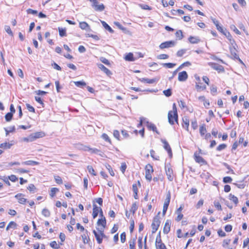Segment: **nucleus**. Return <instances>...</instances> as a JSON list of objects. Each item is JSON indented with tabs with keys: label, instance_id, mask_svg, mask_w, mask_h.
Wrapping results in <instances>:
<instances>
[{
	"label": "nucleus",
	"instance_id": "nucleus-1",
	"mask_svg": "<svg viewBox=\"0 0 249 249\" xmlns=\"http://www.w3.org/2000/svg\"><path fill=\"white\" fill-rule=\"evenodd\" d=\"M91 2L92 7L97 11H103L105 9V6L103 3H99L98 0H89Z\"/></svg>",
	"mask_w": 249,
	"mask_h": 249
},
{
	"label": "nucleus",
	"instance_id": "nucleus-2",
	"mask_svg": "<svg viewBox=\"0 0 249 249\" xmlns=\"http://www.w3.org/2000/svg\"><path fill=\"white\" fill-rule=\"evenodd\" d=\"M98 232L95 230H93V232L95 235L96 240L98 244H101L102 242L103 238L105 237L106 235L104 233L103 230H99L98 228H97Z\"/></svg>",
	"mask_w": 249,
	"mask_h": 249
},
{
	"label": "nucleus",
	"instance_id": "nucleus-3",
	"mask_svg": "<svg viewBox=\"0 0 249 249\" xmlns=\"http://www.w3.org/2000/svg\"><path fill=\"white\" fill-rule=\"evenodd\" d=\"M160 220L159 217L158 216H156L154 217V218H153V222L151 224L152 232L153 233H155L157 231V230L160 225Z\"/></svg>",
	"mask_w": 249,
	"mask_h": 249
},
{
	"label": "nucleus",
	"instance_id": "nucleus-4",
	"mask_svg": "<svg viewBox=\"0 0 249 249\" xmlns=\"http://www.w3.org/2000/svg\"><path fill=\"white\" fill-rule=\"evenodd\" d=\"M155 246L156 249H167L165 244L161 241L160 232H159L158 235L157 236Z\"/></svg>",
	"mask_w": 249,
	"mask_h": 249
},
{
	"label": "nucleus",
	"instance_id": "nucleus-5",
	"mask_svg": "<svg viewBox=\"0 0 249 249\" xmlns=\"http://www.w3.org/2000/svg\"><path fill=\"white\" fill-rule=\"evenodd\" d=\"M178 113H175L172 111H169L168 114V122L170 124L173 125L175 122H178Z\"/></svg>",
	"mask_w": 249,
	"mask_h": 249
},
{
	"label": "nucleus",
	"instance_id": "nucleus-6",
	"mask_svg": "<svg viewBox=\"0 0 249 249\" xmlns=\"http://www.w3.org/2000/svg\"><path fill=\"white\" fill-rule=\"evenodd\" d=\"M153 172V167L151 165L148 164L145 166V178L150 181L152 179V174Z\"/></svg>",
	"mask_w": 249,
	"mask_h": 249
},
{
	"label": "nucleus",
	"instance_id": "nucleus-7",
	"mask_svg": "<svg viewBox=\"0 0 249 249\" xmlns=\"http://www.w3.org/2000/svg\"><path fill=\"white\" fill-rule=\"evenodd\" d=\"M208 64L213 69L218 71L219 72L224 71V67L222 65L213 62H209Z\"/></svg>",
	"mask_w": 249,
	"mask_h": 249
},
{
	"label": "nucleus",
	"instance_id": "nucleus-8",
	"mask_svg": "<svg viewBox=\"0 0 249 249\" xmlns=\"http://www.w3.org/2000/svg\"><path fill=\"white\" fill-rule=\"evenodd\" d=\"M165 169L168 180L169 181H172L174 179L173 170L167 165L165 166Z\"/></svg>",
	"mask_w": 249,
	"mask_h": 249
},
{
	"label": "nucleus",
	"instance_id": "nucleus-9",
	"mask_svg": "<svg viewBox=\"0 0 249 249\" xmlns=\"http://www.w3.org/2000/svg\"><path fill=\"white\" fill-rule=\"evenodd\" d=\"M25 195L22 193H18L17 194L15 197L18 200L19 203L24 204L27 201V199L24 197Z\"/></svg>",
	"mask_w": 249,
	"mask_h": 249
},
{
	"label": "nucleus",
	"instance_id": "nucleus-10",
	"mask_svg": "<svg viewBox=\"0 0 249 249\" xmlns=\"http://www.w3.org/2000/svg\"><path fill=\"white\" fill-rule=\"evenodd\" d=\"M175 45V42L174 41H168L161 43L160 45V48L161 49L169 48L173 47Z\"/></svg>",
	"mask_w": 249,
	"mask_h": 249
},
{
	"label": "nucleus",
	"instance_id": "nucleus-11",
	"mask_svg": "<svg viewBox=\"0 0 249 249\" xmlns=\"http://www.w3.org/2000/svg\"><path fill=\"white\" fill-rule=\"evenodd\" d=\"M188 77V74L186 71H182L178 73V80L180 82L185 81Z\"/></svg>",
	"mask_w": 249,
	"mask_h": 249
},
{
	"label": "nucleus",
	"instance_id": "nucleus-12",
	"mask_svg": "<svg viewBox=\"0 0 249 249\" xmlns=\"http://www.w3.org/2000/svg\"><path fill=\"white\" fill-rule=\"evenodd\" d=\"M43 136H44V134L43 132H39L35 133L33 135H31L29 136L30 142L34 141L36 139L39 138H42Z\"/></svg>",
	"mask_w": 249,
	"mask_h": 249
},
{
	"label": "nucleus",
	"instance_id": "nucleus-13",
	"mask_svg": "<svg viewBox=\"0 0 249 249\" xmlns=\"http://www.w3.org/2000/svg\"><path fill=\"white\" fill-rule=\"evenodd\" d=\"M161 142L163 143L164 148L167 151L170 157L172 156V150L168 142L165 140H162Z\"/></svg>",
	"mask_w": 249,
	"mask_h": 249
},
{
	"label": "nucleus",
	"instance_id": "nucleus-14",
	"mask_svg": "<svg viewBox=\"0 0 249 249\" xmlns=\"http://www.w3.org/2000/svg\"><path fill=\"white\" fill-rule=\"evenodd\" d=\"M139 80L142 83H148V84H153L157 81H158V79L156 78L153 79H148V78H139Z\"/></svg>",
	"mask_w": 249,
	"mask_h": 249
},
{
	"label": "nucleus",
	"instance_id": "nucleus-15",
	"mask_svg": "<svg viewBox=\"0 0 249 249\" xmlns=\"http://www.w3.org/2000/svg\"><path fill=\"white\" fill-rule=\"evenodd\" d=\"M231 44H232V45H233L232 43H231ZM230 50L231 53V55H232V56L234 59H239V60H240L238 55L237 54V51L235 49V46L234 45H232V47H230Z\"/></svg>",
	"mask_w": 249,
	"mask_h": 249
},
{
	"label": "nucleus",
	"instance_id": "nucleus-16",
	"mask_svg": "<svg viewBox=\"0 0 249 249\" xmlns=\"http://www.w3.org/2000/svg\"><path fill=\"white\" fill-rule=\"evenodd\" d=\"M170 227L171 221L169 220H167L163 229V232L164 234H167L170 231Z\"/></svg>",
	"mask_w": 249,
	"mask_h": 249
},
{
	"label": "nucleus",
	"instance_id": "nucleus-17",
	"mask_svg": "<svg viewBox=\"0 0 249 249\" xmlns=\"http://www.w3.org/2000/svg\"><path fill=\"white\" fill-rule=\"evenodd\" d=\"M97 66L103 72H104L107 75H110L112 74L111 71L103 64H98Z\"/></svg>",
	"mask_w": 249,
	"mask_h": 249
},
{
	"label": "nucleus",
	"instance_id": "nucleus-18",
	"mask_svg": "<svg viewBox=\"0 0 249 249\" xmlns=\"http://www.w3.org/2000/svg\"><path fill=\"white\" fill-rule=\"evenodd\" d=\"M194 158L195 161L198 163L204 164L206 163V161L203 158L198 155L196 153H195L194 154Z\"/></svg>",
	"mask_w": 249,
	"mask_h": 249
},
{
	"label": "nucleus",
	"instance_id": "nucleus-19",
	"mask_svg": "<svg viewBox=\"0 0 249 249\" xmlns=\"http://www.w3.org/2000/svg\"><path fill=\"white\" fill-rule=\"evenodd\" d=\"M79 27L82 30H84L86 31L90 30L89 25L85 21L79 22Z\"/></svg>",
	"mask_w": 249,
	"mask_h": 249
},
{
	"label": "nucleus",
	"instance_id": "nucleus-20",
	"mask_svg": "<svg viewBox=\"0 0 249 249\" xmlns=\"http://www.w3.org/2000/svg\"><path fill=\"white\" fill-rule=\"evenodd\" d=\"M188 40L191 44H197L200 41L199 37L193 36H190L188 38Z\"/></svg>",
	"mask_w": 249,
	"mask_h": 249
},
{
	"label": "nucleus",
	"instance_id": "nucleus-21",
	"mask_svg": "<svg viewBox=\"0 0 249 249\" xmlns=\"http://www.w3.org/2000/svg\"><path fill=\"white\" fill-rule=\"evenodd\" d=\"M182 126L183 128H185L187 131H188L189 126V120L187 117H184L182 119Z\"/></svg>",
	"mask_w": 249,
	"mask_h": 249
},
{
	"label": "nucleus",
	"instance_id": "nucleus-22",
	"mask_svg": "<svg viewBox=\"0 0 249 249\" xmlns=\"http://www.w3.org/2000/svg\"><path fill=\"white\" fill-rule=\"evenodd\" d=\"M93 207L92 216L93 218H95L99 213L100 208L98 207L95 204H93Z\"/></svg>",
	"mask_w": 249,
	"mask_h": 249
},
{
	"label": "nucleus",
	"instance_id": "nucleus-23",
	"mask_svg": "<svg viewBox=\"0 0 249 249\" xmlns=\"http://www.w3.org/2000/svg\"><path fill=\"white\" fill-rule=\"evenodd\" d=\"M97 224L98 226L101 225L103 227V229L104 230L106 225V219L105 217L101 219H99L97 221Z\"/></svg>",
	"mask_w": 249,
	"mask_h": 249
},
{
	"label": "nucleus",
	"instance_id": "nucleus-24",
	"mask_svg": "<svg viewBox=\"0 0 249 249\" xmlns=\"http://www.w3.org/2000/svg\"><path fill=\"white\" fill-rule=\"evenodd\" d=\"M147 127L149 130H151L154 132H156L158 134H159V132L158 131L156 125L154 124L147 122Z\"/></svg>",
	"mask_w": 249,
	"mask_h": 249
},
{
	"label": "nucleus",
	"instance_id": "nucleus-25",
	"mask_svg": "<svg viewBox=\"0 0 249 249\" xmlns=\"http://www.w3.org/2000/svg\"><path fill=\"white\" fill-rule=\"evenodd\" d=\"M22 164L33 166V165H38L39 162L37 161H36L30 160L22 162Z\"/></svg>",
	"mask_w": 249,
	"mask_h": 249
},
{
	"label": "nucleus",
	"instance_id": "nucleus-26",
	"mask_svg": "<svg viewBox=\"0 0 249 249\" xmlns=\"http://www.w3.org/2000/svg\"><path fill=\"white\" fill-rule=\"evenodd\" d=\"M83 150L86 151H89L91 153H97L99 152V150L96 148H91L89 146H84Z\"/></svg>",
	"mask_w": 249,
	"mask_h": 249
},
{
	"label": "nucleus",
	"instance_id": "nucleus-27",
	"mask_svg": "<svg viewBox=\"0 0 249 249\" xmlns=\"http://www.w3.org/2000/svg\"><path fill=\"white\" fill-rule=\"evenodd\" d=\"M101 23L103 27L107 31H108L110 33H113L114 31L112 29V28L104 21H102Z\"/></svg>",
	"mask_w": 249,
	"mask_h": 249
},
{
	"label": "nucleus",
	"instance_id": "nucleus-28",
	"mask_svg": "<svg viewBox=\"0 0 249 249\" xmlns=\"http://www.w3.org/2000/svg\"><path fill=\"white\" fill-rule=\"evenodd\" d=\"M229 199L232 201L235 205H237L238 203V199L234 195H232L231 194L229 195Z\"/></svg>",
	"mask_w": 249,
	"mask_h": 249
},
{
	"label": "nucleus",
	"instance_id": "nucleus-29",
	"mask_svg": "<svg viewBox=\"0 0 249 249\" xmlns=\"http://www.w3.org/2000/svg\"><path fill=\"white\" fill-rule=\"evenodd\" d=\"M13 144L12 143L4 142L0 144V148L3 149H9Z\"/></svg>",
	"mask_w": 249,
	"mask_h": 249
},
{
	"label": "nucleus",
	"instance_id": "nucleus-30",
	"mask_svg": "<svg viewBox=\"0 0 249 249\" xmlns=\"http://www.w3.org/2000/svg\"><path fill=\"white\" fill-rule=\"evenodd\" d=\"M75 85L79 88H83L86 86V83L83 81L74 82Z\"/></svg>",
	"mask_w": 249,
	"mask_h": 249
},
{
	"label": "nucleus",
	"instance_id": "nucleus-31",
	"mask_svg": "<svg viewBox=\"0 0 249 249\" xmlns=\"http://www.w3.org/2000/svg\"><path fill=\"white\" fill-rule=\"evenodd\" d=\"M59 192V189L57 188H52L50 191V196L53 198L55 196V194Z\"/></svg>",
	"mask_w": 249,
	"mask_h": 249
},
{
	"label": "nucleus",
	"instance_id": "nucleus-32",
	"mask_svg": "<svg viewBox=\"0 0 249 249\" xmlns=\"http://www.w3.org/2000/svg\"><path fill=\"white\" fill-rule=\"evenodd\" d=\"M58 31L60 36L63 37L66 36V30L65 28L58 27Z\"/></svg>",
	"mask_w": 249,
	"mask_h": 249
},
{
	"label": "nucleus",
	"instance_id": "nucleus-33",
	"mask_svg": "<svg viewBox=\"0 0 249 249\" xmlns=\"http://www.w3.org/2000/svg\"><path fill=\"white\" fill-rule=\"evenodd\" d=\"M124 58H125V60L126 61H133L134 60V59L133 58V53H130L127 54L125 55Z\"/></svg>",
	"mask_w": 249,
	"mask_h": 249
},
{
	"label": "nucleus",
	"instance_id": "nucleus-34",
	"mask_svg": "<svg viewBox=\"0 0 249 249\" xmlns=\"http://www.w3.org/2000/svg\"><path fill=\"white\" fill-rule=\"evenodd\" d=\"M186 51L187 50L185 49L179 50L177 53V56L181 57L186 53Z\"/></svg>",
	"mask_w": 249,
	"mask_h": 249
},
{
	"label": "nucleus",
	"instance_id": "nucleus-35",
	"mask_svg": "<svg viewBox=\"0 0 249 249\" xmlns=\"http://www.w3.org/2000/svg\"><path fill=\"white\" fill-rule=\"evenodd\" d=\"M199 132L201 136L204 135L205 133L206 132V129L205 124H203L200 126Z\"/></svg>",
	"mask_w": 249,
	"mask_h": 249
},
{
	"label": "nucleus",
	"instance_id": "nucleus-36",
	"mask_svg": "<svg viewBox=\"0 0 249 249\" xmlns=\"http://www.w3.org/2000/svg\"><path fill=\"white\" fill-rule=\"evenodd\" d=\"M135 241L136 239L134 238L129 241V249H135Z\"/></svg>",
	"mask_w": 249,
	"mask_h": 249
},
{
	"label": "nucleus",
	"instance_id": "nucleus-37",
	"mask_svg": "<svg viewBox=\"0 0 249 249\" xmlns=\"http://www.w3.org/2000/svg\"><path fill=\"white\" fill-rule=\"evenodd\" d=\"M170 198H171V196L170 193H169L168 195H167V196L166 198V199L164 201L163 206L166 207H168L170 201Z\"/></svg>",
	"mask_w": 249,
	"mask_h": 249
},
{
	"label": "nucleus",
	"instance_id": "nucleus-38",
	"mask_svg": "<svg viewBox=\"0 0 249 249\" xmlns=\"http://www.w3.org/2000/svg\"><path fill=\"white\" fill-rule=\"evenodd\" d=\"M50 245L53 249H58L60 248L59 245L55 241L51 242Z\"/></svg>",
	"mask_w": 249,
	"mask_h": 249
},
{
	"label": "nucleus",
	"instance_id": "nucleus-39",
	"mask_svg": "<svg viewBox=\"0 0 249 249\" xmlns=\"http://www.w3.org/2000/svg\"><path fill=\"white\" fill-rule=\"evenodd\" d=\"M101 137L103 139H104L105 141L109 142V143H111V140L110 139V138H109V137L108 136V135L106 134V133H103L102 136H101Z\"/></svg>",
	"mask_w": 249,
	"mask_h": 249
},
{
	"label": "nucleus",
	"instance_id": "nucleus-40",
	"mask_svg": "<svg viewBox=\"0 0 249 249\" xmlns=\"http://www.w3.org/2000/svg\"><path fill=\"white\" fill-rule=\"evenodd\" d=\"M0 179L2 180L8 186L11 185L10 182L9 181V179L8 177H6L5 176L2 177V176H0Z\"/></svg>",
	"mask_w": 249,
	"mask_h": 249
},
{
	"label": "nucleus",
	"instance_id": "nucleus-41",
	"mask_svg": "<svg viewBox=\"0 0 249 249\" xmlns=\"http://www.w3.org/2000/svg\"><path fill=\"white\" fill-rule=\"evenodd\" d=\"M138 209V206L136 202L133 203L131 206L130 212L134 214Z\"/></svg>",
	"mask_w": 249,
	"mask_h": 249
},
{
	"label": "nucleus",
	"instance_id": "nucleus-42",
	"mask_svg": "<svg viewBox=\"0 0 249 249\" xmlns=\"http://www.w3.org/2000/svg\"><path fill=\"white\" fill-rule=\"evenodd\" d=\"M176 64L175 63H162V65L166 68H172L174 66H176Z\"/></svg>",
	"mask_w": 249,
	"mask_h": 249
},
{
	"label": "nucleus",
	"instance_id": "nucleus-43",
	"mask_svg": "<svg viewBox=\"0 0 249 249\" xmlns=\"http://www.w3.org/2000/svg\"><path fill=\"white\" fill-rule=\"evenodd\" d=\"M176 36L179 40H181L183 37L181 30L177 31L176 33Z\"/></svg>",
	"mask_w": 249,
	"mask_h": 249
},
{
	"label": "nucleus",
	"instance_id": "nucleus-44",
	"mask_svg": "<svg viewBox=\"0 0 249 249\" xmlns=\"http://www.w3.org/2000/svg\"><path fill=\"white\" fill-rule=\"evenodd\" d=\"M54 178L55 182L58 184H61L63 183V181L60 177L58 176H54Z\"/></svg>",
	"mask_w": 249,
	"mask_h": 249
},
{
	"label": "nucleus",
	"instance_id": "nucleus-45",
	"mask_svg": "<svg viewBox=\"0 0 249 249\" xmlns=\"http://www.w3.org/2000/svg\"><path fill=\"white\" fill-rule=\"evenodd\" d=\"M87 169H88L89 172L90 174H91V175H92L93 176L96 175L94 169L93 168V167L91 166H90V165L88 166Z\"/></svg>",
	"mask_w": 249,
	"mask_h": 249
},
{
	"label": "nucleus",
	"instance_id": "nucleus-46",
	"mask_svg": "<svg viewBox=\"0 0 249 249\" xmlns=\"http://www.w3.org/2000/svg\"><path fill=\"white\" fill-rule=\"evenodd\" d=\"M42 214L45 217H49L50 215V211L47 209H43Z\"/></svg>",
	"mask_w": 249,
	"mask_h": 249
},
{
	"label": "nucleus",
	"instance_id": "nucleus-47",
	"mask_svg": "<svg viewBox=\"0 0 249 249\" xmlns=\"http://www.w3.org/2000/svg\"><path fill=\"white\" fill-rule=\"evenodd\" d=\"M12 117L13 114L11 113H7L5 116V118L7 122L10 121L12 120Z\"/></svg>",
	"mask_w": 249,
	"mask_h": 249
},
{
	"label": "nucleus",
	"instance_id": "nucleus-48",
	"mask_svg": "<svg viewBox=\"0 0 249 249\" xmlns=\"http://www.w3.org/2000/svg\"><path fill=\"white\" fill-rule=\"evenodd\" d=\"M169 58V55L166 54H161L157 56L159 59H166Z\"/></svg>",
	"mask_w": 249,
	"mask_h": 249
},
{
	"label": "nucleus",
	"instance_id": "nucleus-49",
	"mask_svg": "<svg viewBox=\"0 0 249 249\" xmlns=\"http://www.w3.org/2000/svg\"><path fill=\"white\" fill-rule=\"evenodd\" d=\"M213 204H214V206H215V207L218 210H219V211H221L222 210L221 206L220 204L219 203V202L218 201L215 200L214 201V202H213Z\"/></svg>",
	"mask_w": 249,
	"mask_h": 249
},
{
	"label": "nucleus",
	"instance_id": "nucleus-50",
	"mask_svg": "<svg viewBox=\"0 0 249 249\" xmlns=\"http://www.w3.org/2000/svg\"><path fill=\"white\" fill-rule=\"evenodd\" d=\"M4 29L5 30V31L9 34L10 35V36H13V32L10 27V26H7V25H6L4 27Z\"/></svg>",
	"mask_w": 249,
	"mask_h": 249
},
{
	"label": "nucleus",
	"instance_id": "nucleus-51",
	"mask_svg": "<svg viewBox=\"0 0 249 249\" xmlns=\"http://www.w3.org/2000/svg\"><path fill=\"white\" fill-rule=\"evenodd\" d=\"M191 65V63L189 61H186L183 63H182L181 65H180L179 67L178 68V70H180L182 69L185 66H190Z\"/></svg>",
	"mask_w": 249,
	"mask_h": 249
},
{
	"label": "nucleus",
	"instance_id": "nucleus-52",
	"mask_svg": "<svg viewBox=\"0 0 249 249\" xmlns=\"http://www.w3.org/2000/svg\"><path fill=\"white\" fill-rule=\"evenodd\" d=\"M113 136L118 140L120 141V133L119 131L115 130L113 131Z\"/></svg>",
	"mask_w": 249,
	"mask_h": 249
},
{
	"label": "nucleus",
	"instance_id": "nucleus-53",
	"mask_svg": "<svg viewBox=\"0 0 249 249\" xmlns=\"http://www.w3.org/2000/svg\"><path fill=\"white\" fill-rule=\"evenodd\" d=\"M163 93L166 97H169L172 95L171 89H170L163 90Z\"/></svg>",
	"mask_w": 249,
	"mask_h": 249
},
{
	"label": "nucleus",
	"instance_id": "nucleus-54",
	"mask_svg": "<svg viewBox=\"0 0 249 249\" xmlns=\"http://www.w3.org/2000/svg\"><path fill=\"white\" fill-rule=\"evenodd\" d=\"M226 147H227V145L226 144H224V143L221 144L217 147L216 150L217 151H221V150L225 149L226 148Z\"/></svg>",
	"mask_w": 249,
	"mask_h": 249
},
{
	"label": "nucleus",
	"instance_id": "nucleus-55",
	"mask_svg": "<svg viewBox=\"0 0 249 249\" xmlns=\"http://www.w3.org/2000/svg\"><path fill=\"white\" fill-rule=\"evenodd\" d=\"M106 166L107 169L108 170V172H109L110 175L111 176H114V173L113 171L112 170L111 166L109 164H107Z\"/></svg>",
	"mask_w": 249,
	"mask_h": 249
},
{
	"label": "nucleus",
	"instance_id": "nucleus-56",
	"mask_svg": "<svg viewBox=\"0 0 249 249\" xmlns=\"http://www.w3.org/2000/svg\"><path fill=\"white\" fill-rule=\"evenodd\" d=\"M211 93L213 95H215L217 92V88L216 87L212 85L210 88Z\"/></svg>",
	"mask_w": 249,
	"mask_h": 249
},
{
	"label": "nucleus",
	"instance_id": "nucleus-57",
	"mask_svg": "<svg viewBox=\"0 0 249 249\" xmlns=\"http://www.w3.org/2000/svg\"><path fill=\"white\" fill-rule=\"evenodd\" d=\"M231 242V239H225L223 242L222 246L224 248H227V246L230 244Z\"/></svg>",
	"mask_w": 249,
	"mask_h": 249
},
{
	"label": "nucleus",
	"instance_id": "nucleus-58",
	"mask_svg": "<svg viewBox=\"0 0 249 249\" xmlns=\"http://www.w3.org/2000/svg\"><path fill=\"white\" fill-rule=\"evenodd\" d=\"M127 166L125 162H123L121 164V166L120 168L121 171L124 174L126 169Z\"/></svg>",
	"mask_w": 249,
	"mask_h": 249
},
{
	"label": "nucleus",
	"instance_id": "nucleus-59",
	"mask_svg": "<svg viewBox=\"0 0 249 249\" xmlns=\"http://www.w3.org/2000/svg\"><path fill=\"white\" fill-rule=\"evenodd\" d=\"M100 61L104 63L105 64L107 65H110V63H109V61L107 59H106V58L105 57H101L100 58Z\"/></svg>",
	"mask_w": 249,
	"mask_h": 249
},
{
	"label": "nucleus",
	"instance_id": "nucleus-60",
	"mask_svg": "<svg viewBox=\"0 0 249 249\" xmlns=\"http://www.w3.org/2000/svg\"><path fill=\"white\" fill-rule=\"evenodd\" d=\"M232 178L230 177H226L223 178V182L225 183H231L232 181Z\"/></svg>",
	"mask_w": 249,
	"mask_h": 249
},
{
	"label": "nucleus",
	"instance_id": "nucleus-61",
	"mask_svg": "<svg viewBox=\"0 0 249 249\" xmlns=\"http://www.w3.org/2000/svg\"><path fill=\"white\" fill-rule=\"evenodd\" d=\"M26 12L28 14L36 15L37 13V11L36 10H33L32 9H28Z\"/></svg>",
	"mask_w": 249,
	"mask_h": 249
},
{
	"label": "nucleus",
	"instance_id": "nucleus-62",
	"mask_svg": "<svg viewBox=\"0 0 249 249\" xmlns=\"http://www.w3.org/2000/svg\"><path fill=\"white\" fill-rule=\"evenodd\" d=\"M8 178L12 182H15L18 180V178L14 175L8 176Z\"/></svg>",
	"mask_w": 249,
	"mask_h": 249
},
{
	"label": "nucleus",
	"instance_id": "nucleus-63",
	"mask_svg": "<svg viewBox=\"0 0 249 249\" xmlns=\"http://www.w3.org/2000/svg\"><path fill=\"white\" fill-rule=\"evenodd\" d=\"M120 237H121V241L122 243H124L126 240L125 233L124 232H123V233H122L121 234Z\"/></svg>",
	"mask_w": 249,
	"mask_h": 249
},
{
	"label": "nucleus",
	"instance_id": "nucleus-64",
	"mask_svg": "<svg viewBox=\"0 0 249 249\" xmlns=\"http://www.w3.org/2000/svg\"><path fill=\"white\" fill-rule=\"evenodd\" d=\"M26 107H27V108L28 109V110L30 112H35V110L34 107H33L31 106L30 104H27Z\"/></svg>",
	"mask_w": 249,
	"mask_h": 249
}]
</instances>
